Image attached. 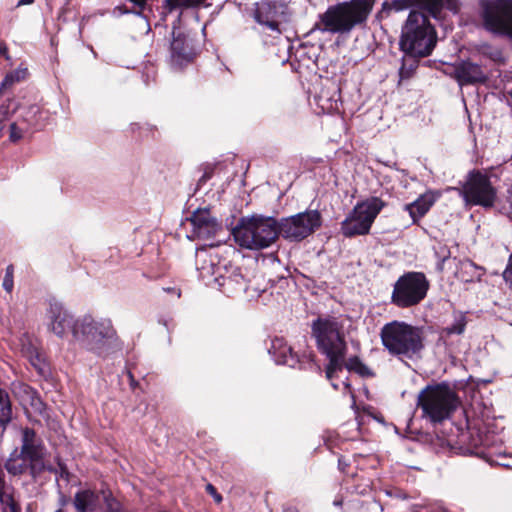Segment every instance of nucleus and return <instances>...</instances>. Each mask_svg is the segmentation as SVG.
Masks as SVG:
<instances>
[{"mask_svg": "<svg viewBox=\"0 0 512 512\" xmlns=\"http://www.w3.org/2000/svg\"><path fill=\"white\" fill-rule=\"evenodd\" d=\"M66 327L71 342L98 357L105 358L119 348L118 336L110 319H95L90 315L73 318L66 315Z\"/></svg>", "mask_w": 512, "mask_h": 512, "instance_id": "f257e3e1", "label": "nucleus"}, {"mask_svg": "<svg viewBox=\"0 0 512 512\" xmlns=\"http://www.w3.org/2000/svg\"><path fill=\"white\" fill-rule=\"evenodd\" d=\"M374 4L375 0H350L329 6L319 15V21L314 24L310 33H348L354 27L366 23Z\"/></svg>", "mask_w": 512, "mask_h": 512, "instance_id": "f03ea898", "label": "nucleus"}, {"mask_svg": "<svg viewBox=\"0 0 512 512\" xmlns=\"http://www.w3.org/2000/svg\"><path fill=\"white\" fill-rule=\"evenodd\" d=\"M380 338L389 354L399 359H419L425 348L424 328L404 321L386 323L381 328Z\"/></svg>", "mask_w": 512, "mask_h": 512, "instance_id": "7ed1b4c3", "label": "nucleus"}, {"mask_svg": "<svg viewBox=\"0 0 512 512\" xmlns=\"http://www.w3.org/2000/svg\"><path fill=\"white\" fill-rule=\"evenodd\" d=\"M436 43V31L428 15L420 11H411L402 27L399 42L404 60L407 58L418 62L432 53Z\"/></svg>", "mask_w": 512, "mask_h": 512, "instance_id": "20e7f679", "label": "nucleus"}, {"mask_svg": "<svg viewBox=\"0 0 512 512\" xmlns=\"http://www.w3.org/2000/svg\"><path fill=\"white\" fill-rule=\"evenodd\" d=\"M278 229V222L272 217L242 218L232 229V235L241 247L260 250L278 239Z\"/></svg>", "mask_w": 512, "mask_h": 512, "instance_id": "39448f33", "label": "nucleus"}, {"mask_svg": "<svg viewBox=\"0 0 512 512\" xmlns=\"http://www.w3.org/2000/svg\"><path fill=\"white\" fill-rule=\"evenodd\" d=\"M458 405L456 393L444 383L426 386L417 397V406L422 409L423 416L434 423L449 418Z\"/></svg>", "mask_w": 512, "mask_h": 512, "instance_id": "423d86ee", "label": "nucleus"}, {"mask_svg": "<svg viewBox=\"0 0 512 512\" xmlns=\"http://www.w3.org/2000/svg\"><path fill=\"white\" fill-rule=\"evenodd\" d=\"M429 288L430 282L423 272H405L393 284L391 303L401 309L417 306L426 298Z\"/></svg>", "mask_w": 512, "mask_h": 512, "instance_id": "0eeeda50", "label": "nucleus"}, {"mask_svg": "<svg viewBox=\"0 0 512 512\" xmlns=\"http://www.w3.org/2000/svg\"><path fill=\"white\" fill-rule=\"evenodd\" d=\"M385 206L386 203L375 196L357 203L341 222L342 234L348 238L368 234L376 217Z\"/></svg>", "mask_w": 512, "mask_h": 512, "instance_id": "6e6552de", "label": "nucleus"}, {"mask_svg": "<svg viewBox=\"0 0 512 512\" xmlns=\"http://www.w3.org/2000/svg\"><path fill=\"white\" fill-rule=\"evenodd\" d=\"M467 205L492 208L497 198V190L492 185L490 177L480 170H471L460 191Z\"/></svg>", "mask_w": 512, "mask_h": 512, "instance_id": "1a4fd4ad", "label": "nucleus"}, {"mask_svg": "<svg viewBox=\"0 0 512 512\" xmlns=\"http://www.w3.org/2000/svg\"><path fill=\"white\" fill-rule=\"evenodd\" d=\"M310 327L311 336L315 339L319 352L347 346L344 324L338 317L331 315L318 316L312 321Z\"/></svg>", "mask_w": 512, "mask_h": 512, "instance_id": "9d476101", "label": "nucleus"}, {"mask_svg": "<svg viewBox=\"0 0 512 512\" xmlns=\"http://www.w3.org/2000/svg\"><path fill=\"white\" fill-rule=\"evenodd\" d=\"M21 442L20 452L31 461V477L33 479H36L44 470L55 473L57 482L60 478H64V464L60 456H56L57 468L46 464L43 460L44 447L42 440L33 429L26 427L22 430Z\"/></svg>", "mask_w": 512, "mask_h": 512, "instance_id": "9b49d317", "label": "nucleus"}, {"mask_svg": "<svg viewBox=\"0 0 512 512\" xmlns=\"http://www.w3.org/2000/svg\"><path fill=\"white\" fill-rule=\"evenodd\" d=\"M322 225V216L318 210H306L278 222L280 236L290 242H300L312 235Z\"/></svg>", "mask_w": 512, "mask_h": 512, "instance_id": "f8f14e48", "label": "nucleus"}, {"mask_svg": "<svg viewBox=\"0 0 512 512\" xmlns=\"http://www.w3.org/2000/svg\"><path fill=\"white\" fill-rule=\"evenodd\" d=\"M482 19L487 30L512 38V0L484 1Z\"/></svg>", "mask_w": 512, "mask_h": 512, "instance_id": "ddd939ff", "label": "nucleus"}, {"mask_svg": "<svg viewBox=\"0 0 512 512\" xmlns=\"http://www.w3.org/2000/svg\"><path fill=\"white\" fill-rule=\"evenodd\" d=\"M190 222L193 226V235L199 239H211L222 231V224L211 215L209 209L196 210Z\"/></svg>", "mask_w": 512, "mask_h": 512, "instance_id": "4468645a", "label": "nucleus"}, {"mask_svg": "<svg viewBox=\"0 0 512 512\" xmlns=\"http://www.w3.org/2000/svg\"><path fill=\"white\" fill-rule=\"evenodd\" d=\"M443 72L454 78L460 86L484 84L488 80L481 66H444Z\"/></svg>", "mask_w": 512, "mask_h": 512, "instance_id": "2eb2a0df", "label": "nucleus"}, {"mask_svg": "<svg viewBox=\"0 0 512 512\" xmlns=\"http://www.w3.org/2000/svg\"><path fill=\"white\" fill-rule=\"evenodd\" d=\"M268 351L277 364L295 368L298 364L302 363L298 354L281 337H275L271 340V346Z\"/></svg>", "mask_w": 512, "mask_h": 512, "instance_id": "dca6fc26", "label": "nucleus"}, {"mask_svg": "<svg viewBox=\"0 0 512 512\" xmlns=\"http://www.w3.org/2000/svg\"><path fill=\"white\" fill-rule=\"evenodd\" d=\"M0 506L2 512H22L20 495L15 487L6 481L5 473L0 465Z\"/></svg>", "mask_w": 512, "mask_h": 512, "instance_id": "f3484780", "label": "nucleus"}, {"mask_svg": "<svg viewBox=\"0 0 512 512\" xmlns=\"http://www.w3.org/2000/svg\"><path fill=\"white\" fill-rule=\"evenodd\" d=\"M417 6L425 10L430 16L439 18L444 6L443 0H392L391 8L395 11H402Z\"/></svg>", "mask_w": 512, "mask_h": 512, "instance_id": "a211bd4d", "label": "nucleus"}, {"mask_svg": "<svg viewBox=\"0 0 512 512\" xmlns=\"http://www.w3.org/2000/svg\"><path fill=\"white\" fill-rule=\"evenodd\" d=\"M13 393L24 406H30L37 413L45 411V403L41 400L37 391L28 384L14 383Z\"/></svg>", "mask_w": 512, "mask_h": 512, "instance_id": "6ab92c4d", "label": "nucleus"}, {"mask_svg": "<svg viewBox=\"0 0 512 512\" xmlns=\"http://www.w3.org/2000/svg\"><path fill=\"white\" fill-rule=\"evenodd\" d=\"M278 9L273 2H262L254 11V19L268 29L281 33L279 22L277 21Z\"/></svg>", "mask_w": 512, "mask_h": 512, "instance_id": "aec40b11", "label": "nucleus"}, {"mask_svg": "<svg viewBox=\"0 0 512 512\" xmlns=\"http://www.w3.org/2000/svg\"><path fill=\"white\" fill-rule=\"evenodd\" d=\"M171 55L176 62H192L196 52L185 35L181 33L175 35V32H173Z\"/></svg>", "mask_w": 512, "mask_h": 512, "instance_id": "412c9836", "label": "nucleus"}, {"mask_svg": "<svg viewBox=\"0 0 512 512\" xmlns=\"http://www.w3.org/2000/svg\"><path fill=\"white\" fill-rule=\"evenodd\" d=\"M213 281L228 295L245 290V279L239 268L233 269L228 275L216 276Z\"/></svg>", "mask_w": 512, "mask_h": 512, "instance_id": "4be33fe9", "label": "nucleus"}, {"mask_svg": "<svg viewBox=\"0 0 512 512\" xmlns=\"http://www.w3.org/2000/svg\"><path fill=\"white\" fill-rule=\"evenodd\" d=\"M436 201V197L432 192H426L420 195L412 203L404 206L405 210L409 213L412 223L416 224L418 221L425 216Z\"/></svg>", "mask_w": 512, "mask_h": 512, "instance_id": "5701e85b", "label": "nucleus"}, {"mask_svg": "<svg viewBox=\"0 0 512 512\" xmlns=\"http://www.w3.org/2000/svg\"><path fill=\"white\" fill-rule=\"evenodd\" d=\"M326 84L319 93L315 95L317 105L323 111H331L337 109V102L339 100V88L330 79L326 78Z\"/></svg>", "mask_w": 512, "mask_h": 512, "instance_id": "b1692460", "label": "nucleus"}, {"mask_svg": "<svg viewBox=\"0 0 512 512\" xmlns=\"http://www.w3.org/2000/svg\"><path fill=\"white\" fill-rule=\"evenodd\" d=\"M328 359V365L326 366V378L328 380H332L335 377L337 372H341L344 368H346V353L347 346L344 348H337L328 350L326 352H321Z\"/></svg>", "mask_w": 512, "mask_h": 512, "instance_id": "393cba45", "label": "nucleus"}, {"mask_svg": "<svg viewBox=\"0 0 512 512\" xmlns=\"http://www.w3.org/2000/svg\"><path fill=\"white\" fill-rule=\"evenodd\" d=\"M5 469L13 476H20L27 472L31 475V461L26 458V455H22V452L15 449L6 460Z\"/></svg>", "mask_w": 512, "mask_h": 512, "instance_id": "a878e982", "label": "nucleus"}, {"mask_svg": "<svg viewBox=\"0 0 512 512\" xmlns=\"http://www.w3.org/2000/svg\"><path fill=\"white\" fill-rule=\"evenodd\" d=\"M484 274L482 267L476 265L469 259L460 260L458 262L455 276L465 283L479 281Z\"/></svg>", "mask_w": 512, "mask_h": 512, "instance_id": "bb28decb", "label": "nucleus"}, {"mask_svg": "<svg viewBox=\"0 0 512 512\" xmlns=\"http://www.w3.org/2000/svg\"><path fill=\"white\" fill-rule=\"evenodd\" d=\"M100 504V495L91 490L78 491L73 500L77 512H93Z\"/></svg>", "mask_w": 512, "mask_h": 512, "instance_id": "cd10ccee", "label": "nucleus"}, {"mask_svg": "<svg viewBox=\"0 0 512 512\" xmlns=\"http://www.w3.org/2000/svg\"><path fill=\"white\" fill-rule=\"evenodd\" d=\"M62 304L60 302H50L48 311L49 327L51 331L60 338L64 335V316L62 315Z\"/></svg>", "mask_w": 512, "mask_h": 512, "instance_id": "c85d7f7f", "label": "nucleus"}, {"mask_svg": "<svg viewBox=\"0 0 512 512\" xmlns=\"http://www.w3.org/2000/svg\"><path fill=\"white\" fill-rule=\"evenodd\" d=\"M29 71L25 68H18L7 73L0 83V95L7 89H10L14 84L24 81L28 78Z\"/></svg>", "mask_w": 512, "mask_h": 512, "instance_id": "c756f323", "label": "nucleus"}, {"mask_svg": "<svg viewBox=\"0 0 512 512\" xmlns=\"http://www.w3.org/2000/svg\"><path fill=\"white\" fill-rule=\"evenodd\" d=\"M40 414L45 418L48 429L55 434L54 436H51V441H53L54 445L61 444L62 438L64 437L61 421L56 417H52L46 407L45 411Z\"/></svg>", "mask_w": 512, "mask_h": 512, "instance_id": "7c9ffc66", "label": "nucleus"}, {"mask_svg": "<svg viewBox=\"0 0 512 512\" xmlns=\"http://www.w3.org/2000/svg\"><path fill=\"white\" fill-rule=\"evenodd\" d=\"M200 255L197 254V270L199 272L200 278L203 280H207L208 284L211 283L210 278H214L217 275V272L220 270V267L216 266L213 259L210 257L209 259L204 258L202 264L199 265Z\"/></svg>", "mask_w": 512, "mask_h": 512, "instance_id": "2f4dec72", "label": "nucleus"}, {"mask_svg": "<svg viewBox=\"0 0 512 512\" xmlns=\"http://www.w3.org/2000/svg\"><path fill=\"white\" fill-rule=\"evenodd\" d=\"M12 408L8 393L0 388V427L5 430L6 425L11 421Z\"/></svg>", "mask_w": 512, "mask_h": 512, "instance_id": "473e14b6", "label": "nucleus"}, {"mask_svg": "<svg viewBox=\"0 0 512 512\" xmlns=\"http://www.w3.org/2000/svg\"><path fill=\"white\" fill-rule=\"evenodd\" d=\"M204 0H163V13H172L177 9L194 8L202 4Z\"/></svg>", "mask_w": 512, "mask_h": 512, "instance_id": "72a5a7b5", "label": "nucleus"}, {"mask_svg": "<svg viewBox=\"0 0 512 512\" xmlns=\"http://www.w3.org/2000/svg\"><path fill=\"white\" fill-rule=\"evenodd\" d=\"M434 255L437 258L436 270L442 273L445 269V264L451 258V251L447 244L437 242L433 246Z\"/></svg>", "mask_w": 512, "mask_h": 512, "instance_id": "f704fd0d", "label": "nucleus"}, {"mask_svg": "<svg viewBox=\"0 0 512 512\" xmlns=\"http://www.w3.org/2000/svg\"><path fill=\"white\" fill-rule=\"evenodd\" d=\"M346 369L359 374L362 377L373 376L372 371L367 367L359 357L353 356L346 360Z\"/></svg>", "mask_w": 512, "mask_h": 512, "instance_id": "c9c22d12", "label": "nucleus"}, {"mask_svg": "<svg viewBox=\"0 0 512 512\" xmlns=\"http://www.w3.org/2000/svg\"><path fill=\"white\" fill-rule=\"evenodd\" d=\"M467 319L463 313H458L454 316V321L451 325L444 328L446 335H461L466 328Z\"/></svg>", "mask_w": 512, "mask_h": 512, "instance_id": "e433bc0d", "label": "nucleus"}, {"mask_svg": "<svg viewBox=\"0 0 512 512\" xmlns=\"http://www.w3.org/2000/svg\"><path fill=\"white\" fill-rule=\"evenodd\" d=\"M18 109V104L15 102L13 98L7 99L4 103L0 105V117L1 120H5L9 118L12 114H14Z\"/></svg>", "mask_w": 512, "mask_h": 512, "instance_id": "4c0bfd02", "label": "nucleus"}, {"mask_svg": "<svg viewBox=\"0 0 512 512\" xmlns=\"http://www.w3.org/2000/svg\"><path fill=\"white\" fill-rule=\"evenodd\" d=\"M101 498L106 504V512H122L120 503L112 497L111 493L102 491Z\"/></svg>", "mask_w": 512, "mask_h": 512, "instance_id": "58836bf2", "label": "nucleus"}, {"mask_svg": "<svg viewBox=\"0 0 512 512\" xmlns=\"http://www.w3.org/2000/svg\"><path fill=\"white\" fill-rule=\"evenodd\" d=\"M13 277H14V267H13V265L10 264L6 268V272H5V276H4L3 284H2L3 288L8 293H11L13 290V287H14Z\"/></svg>", "mask_w": 512, "mask_h": 512, "instance_id": "ea45409f", "label": "nucleus"}, {"mask_svg": "<svg viewBox=\"0 0 512 512\" xmlns=\"http://www.w3.org/2000/svg\"><path fill=\"white\" fill-rule=\"evenodd\" d=\"M360 512H383V507L378 501L370 500L361 505Z\"/></svg>", "mask_w": 512, "mask_h": 512, "instance_id": "a19ab883", "label": "nucleus"}, {"mask_svg": "<svg viewBox=\"0 0 512 512\" xmlns=\"http://www.w3.org/2000/svg\"><path fill=\"white\" fill-rule=\"evenodd\" d=\"M416 68L417 66H400L399 82L410 79L414 75Z\"/></svg>", "mask_w": 512, "mask_h": 512, "instance_id": "79ce46f5", "label": "nucleus"}, {"mask_svg": "<svg viewBox=\"0 0 512 512\" xmlns=\"http://www.w3.org/2000/svg\"><path fill=\"white\" fill-rule=\"evenodd\" d=\"M472 443L470 444V447H468L466 449V452L470 453V454H476V455H480V454H483L482 451H478V445L479 444H483V440L480 438L479 435H477L476 438H474L472 435Z\"/></svg>", "mask_w": 512, "mask_h": 512, "instance_id": "37998d69", "label": "nucleus"}, {"mask_svg": "<svg viewBox=\"0 0 512 512\" xmlns=\"http://www.w3.org/2000/svg\"><path fill=\"white\" fill-rule=\"evenodd\" d=\"M22 138V130L18 128L15 122L10 125L9 139L11 142H17Z\"/></svg>", "mask_w": 512, "mask_h": 512, "instance_id": "c03bdc74", "label": "nucleus"}, {"mask_svg": "<svg viewBox=\"0 0 512 512\" xmlns=\"http://www.w3.org/2000/svg\"><path fill=\"white\" fill-rule=\"evenodd\" d=\"M213 173H214V168L210 165H206L204 168L203 175L198 180L197 187L199 188L200 186L205 184L212 177Z\"/></svg>", "mask_w": 512, "mask_h": 512, "instance_id": "a18cd8bd", "label": "nucleus"}, {"mask_svg": "<svg viewBox=\"0 0 512 512\" xmlns=\"http://www.w3.org/2000/svg\"><path fill=\"white\" fill-rule=\"evenodd\" d=\"M503 278L506 284L512 289V262L508 259V264L503 272Z\"/></svg>", "mask_w": 512, "mask_h": 512, "instance_id": "49530a36", "label": "nucleus"}, {"mask_svg": "<svg viewBox=\"0 0 512 512\" xmlns=\"http://www.w3.org/2000/svg\"><path fill=\"white\" fill-rule=\"evenodd\" d=\"M206 491L210 494L217 503L222 501V496L217 492V489L210 483L206 485Z\"/></svg>", "mask_w": 512, "mask_h": 512, "instance_id": "de8ad7c7", "label": "nucleus"}, {"mask_svg": "<svg viewBox=\"0 0 512 512\" xmlns=\"http://www.w3.org/2000/svg\"><path fill=\"white\" fill-rule=\"evenodd\" d=\"M130 2H132L138 9V13H143L146 9H149V11H151V8L148 7L147 5V2L149 0H129Z\"/></svg>", "mask_w": 512, "mask_h": 512, "instance_id": "09e8293b", "label": "nucleus"}, {"mask_svg": "<svg viewBox=\"0 0 512 512\" xmlns=\"http://www.w3.org/2000/svg\"><path fill=\"white\" fill-rule=\"evenodd\" d=\"M445 6L448 10L457 13L459 10L458 0H445Z\"/></svg>", "mask_w": 512, "mask_h": 512, "instance_id": "8fccbe9b", "label": "nucleus"}, {"mask_svg": "<svg viewBox=\"0 0 512 512\" xmlns=\"http://www.w3.org/2000/svg\"><path fill=\"white\" fill-rule=\"evenodd\" d=\"M0 56L4 57L6 61H11V57L8 53V48L5 42L0 41Z\"/></svg>", "mask_w": 512, "mask_h": 512, "instance_id": "3c124183", "label": "nucleus"}, {"mask_svg": "<svg viewBox=\"0 0 512 512\" xmlns=\"http://www.w3.org/2000/svg\"><path fill=\"white\" fill-rule=\"evenodd\" d=\"M283 512H299V510L294 505L285 504L283 505Z\"/></svg>", "mask_w": 512, "mask_h": 512, "instance_id": "603ef678", "label": "nucleus"}, {"mask_svg": "<svg viewBox=\"0 0 512 512\" xmlns=\"http://www.w3.org/2000/svg\"><path fill=\"white\" fill-rule=\"evenodd\" d=\"M34 3V0H19L17 6L28 5Z\"/></svg>", "mask_w": 512, "mask_h": 512, "instance_id": "864d4df0", "label": "nucleus"}, {"mask_svg": "<svg viewBox=\"0 0 512 512\" xmlns=\"http://www.w3.org/2000/svg\"><path fill=\"white\" fill-rule=\"evenodd\" d=\"M395 496L397 498H402V499H406L407 498V495L404 492H402V491H396Z\"/></svg>", "mask_w": 512, "mask_h": 512, "instance_id": "5fc2aeb1", "label": "nucleus"}, {"mask_svg": "<svg viewBox=\"0 0 512 512\" xmlns=\"http://www.w3.org/2000/svg\"><path fill=\"white\" fill-rule=\"evenodd\" d=\"M314 357H315V355L312 352H310L309 354L303 355V358L308 359L310 362L313 361Z\"/></svg>", "mask_w": 512, "mask_h": 512, "instance_id": "6e6d98bb", "label": "nucleus"}, {"mask_svg": "<svg viewBox=\"0 0 512 512\" xmlns=\"http://www.w3.org/2000/svg\"><path fill=\"white\" fill-rule=\"evenodd\" d=\"M343 386H344L345 390H347L348 392H351V385L349 382H347V381L343 382Z\"/></svg>", "mask_w": 512, "mask_h": 512, "instance_id": "4d7b16f0", "label": "nucleus"}, {"mask_svg": "<svg viewBox=\"0 0 512 512\" xmlns=\"http://www.w3.org/2000/svg\"><path fill=\"white\" fill-rule=\"evenodd\" d=\"M139 128H140V126H139V124H138V123H133V124H131V130H132V132H135V131H136L137 129H139Z\"/></svg>", "mask_w": 512, "mask_h": 512, "instance_id": "13d9d810", "label": "nucleus"}, {"mask_svg": "<svg viewBox=\"0 0 512 512\" xmlns=\"http://www.w3.org/2000/svg\"><path fill=\"white\" fill-rule=\"evenodd\" d=\"M500 56H501V53L500 52H496L495 53V57L493 58V61L500 60Z\"/></svg>", "mask_w": 512, "mask_h": 512, "instance_id": "bf43d9fd", "label": "nucleus"}, {"mask_svg": "<svg viewBox=\"0 0 512 512\" xmlns=\"http://www.w3.org/2000/svg\"><path fill=\"white\" fill-rule=\"evenodd\" d=\"M2 121L3 120L0 119V137L2 136V131H3V128H4V126L2 124Z\"/></svg>", "mask_w": 512, "mask_h": 512, "instance_id": "052dcab7", "label": "nucleus"}, {"mask_svg": "<svg viewBox=\"0 0 512 512\" xmlns=\"http://www.w3.org/2000/svg\"><path fill=\"white\" fill-rule=\"evenodd\" d=\"M334 505L341 506L342 505V501L341 500H335L334 501Z\"/></svg>", "mask_w": 512, "mask_h": 512, "instance_id": "680f3d73", "label": "nucleus"}, {"mask_svg": "<svg viewBox=\"0 0 512 512\" xmlns=\"http://www.w3.org/2000/svg\"><path fill=\"white\" fill-rule=\"evenodd\" d=\"M462 441L464 442L466 438H468V433H463L461 435Z\"/></svg>", "mask_w": 512, "mask_h": 512, "instance_id": "e2e57ef3", "label": "nucleus"}, {"mask_svg": "<svg viewBox=\"0 0 512 512\" xmlns=\"http://www.w3.org/2000/svg\"><path fill=\"white\" fill-rule=\"evenodd\" d=\"M332 387H333L335 390L339 389V385H338V384H336V383H332Z\"/></svg>", "mask_w": 512, "mask_h": 512, "instance_id": "0e129e2a", "label": "nucleus"}, {"mask_svg": "<svg viewBox=\"0 0 512 512\" xmlns=\"http://www.w3.org/2000/svg\"><path fill=\"white\" fill-rule=\"evenodd\" d=\"M62 13H64V7L60 8V12H59V15L61 16Z\"/></svg>", "mask_w": 512, "mask_h": 512, "instance_id": "69168bd1", "label": "nucleus"}, {"mask_svg": "<svg viewBox=\"0 0 512 512\" xmlns=\"http://www.w3.org/2000/svg\"><path fill=\"white\" fill-rule=\"evenodd\" d=\"M60 502L64 503V496H62V495L60 496Z\"/></svg>", "mask_w": 512, "mask_h": 512, "instance_id": "338daca9", "label": "nucleus"}, {"mask_svg": "<svg viewBox=\"0 0 512 512\" xmlns=\"http://www.w3.org/2000/svg\"><path fill=\"white\" fill-rule=\"evenodd\" d=\"M56 512H64V511L60 508Z\"/></svg>", "mask_w": 512, "mask_h": 512, "instance_id": "774afa93", "label": "nucleus"}]
</instances>
